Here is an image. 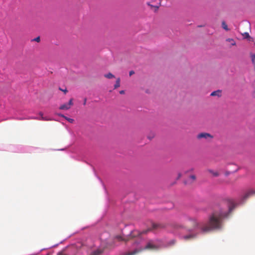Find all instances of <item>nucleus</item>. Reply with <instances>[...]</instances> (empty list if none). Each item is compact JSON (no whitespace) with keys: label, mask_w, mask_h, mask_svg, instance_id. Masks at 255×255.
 <instances>
[{"label":"nucleus","mask_w":255,"mask_h":255,"mask_svg":"<svg viewBox=\"0 0 255 255\" xmlns=\"http://www.w3.org/2000/svg\"><path fill=\"white\" fill-rule=\"evenodd\" d=\"M224 202L228 208V211H225L218 205L213 209L208 220L200 223L185 215L181 219L182 223H174L171 225V232L182 239L189 240L195 238L199 233L222 230L223 220L228 218L236 206L234 200L231 198H225Z\"/></svg>","instance_id":"f257e3e1"},{"label":"nucleus","mask_w":255,"mask_h":255,"mask_svg":"<svg viewBox=\"0 0 255 255\" xmlns=\"http://www.w3.org/2000/svg\"><path fill=\"white\" fill-rule=\"evenodd\" d=\"M72 105H73L72 99H71L69 100L68 103H65L64 104L61 105L60 106L59 109L60 110H67L69 109Z\"/></svg>","instance_id":"f03ea898"},{"label":"nucleus","mask_w":255,"mask_h":255,"mask_svg":"<svg viewBox=\"0 0 255 255\" xmlns=\"http://www.w3.org/2000/svg\"><path fill=\"white\" fill-rule=\"evenodd\" d=\"M255 194V190H250L248 191H247L243 196L242 197V200H245L247 199L250 196H252L253 195Z\"/></svg>","instance_id":"7ed1b4c3"},{"label":"nucleus","mask_w":255,"mask_h":255,"mask_svg":"<svg viewBox=\"0 0 255 255\" xmlns=\"http://www.w3.org/2000/svg\"><path fill=\"white\" fill-rule=\"evenodd\" d=\"M39 115L40 116L39 117H31L30 118H28V119H34V120H42V121H48V119L46 118L45 117H44L43 116V113L42 112H39Z\"/></svg>","instance_id":"20e7f679"},{"label":"nucleus","mask_w":255,"mask_h":255,"mask_svg":"<svg viewBox=\"0 0 255 255\" xmlns=\"http://www.w3.org/2000/svg\"><path fill=\"white\" fill-rule=\"evenodd\" d=\"M198 138H207V137L212 138L213 136L208 133L206 132H201L198 134L197 135Z\"/></svg>","instance_id":"39448f33"},{"label":"nucleus","mask_w":255,"mask_h":255,"mask_svg":"<svg viewBox=\"0 0 255 255\" xmlns=\"http://www.w3.org/2000/svg\"><path fill=\"white\" fill-rule=\"evenodd\" d=\"M211 96H217L218 97H220L221 96V91L218 90L217 91H213L210 94Z\"/></svg>","instance_id":"423d86ee"},{"label":"nucleus","mask_w":255,"mask_h":255,"mask_svg":"<svg viewBox=\"0 0 255 255\" xmlns=\"http://www.w3.org/2000/svg\"><path fill=\"white\" fill-rule=\"evenodd\" d=\"M120 78H118L116 82V83L114 85V87L115 89H116V88H118L119 87H120Z\"/></svg>","instance_id":"0eeeda50"},{"label":"nucleus","mask_w":255,"mask_h":255,"mask_svg":"<svg viewBox=\"0 0 255 255\" xmlns=\"http://www.w3.org/2000/svg\"><path fill=\"white\" fill-rule=\"evenodd\" d=\"M222 26L223 28H224L225 30L228 31L229 30L228 25L226 24L225 21H223L222 22Z\"/></svg>","instance_id":"6e6552de"},{"label":"nucleus","mask_w":255,"mask_h":255,"mask_svg":"<svg viewBox=\"0 0 255 255\" xmlns=\"http://www.w3.org/2000/svg\"><path fill=\"white\" fill-rule=\"evenodd\" d=\"M105 77L108 79H112L114 77V76L111 73H109L105 75Z\"/></svg>","instance_id":"1a4fd4ad"},{"label":"nucleus","mask_w":255,"mask_h":255,"mask_svg":"<svg viewBox=\"0 0 255 255\" xmlns=\"http://www.w3.org/2000/svg\"><path fill=\"white\" fill-rule=\"evenodd\" d=\"M252 63L255 66V54H253L251 55Z\"/></svg>","instance_id":"9d476101"},{"label":"nucleus","mask_w":255,"mask_h":255,"mask_svg":"<svg viewBox=\"0 0 255 255\" xmlns=\"http://www.w3.org/2000/svg\"><path fill=\"white\" fill-rule=\"evenodd\" d=\"M209 171L210 173H211L212 174H213V176H214L216 177V176H218V175H219L217 172L214 171H213V170H212L210 169V170H209Z\"/></svg>","instance_id":"9b49d317"},{"label":"nucleus","mask_w":255,"mask_h":255,"mask_svg":"<svg viewBox=\"0 0 255 255\" xmlns=\"http://www.w3.org/2000/svg\"><path fill=\"white\" fill-rule=\"evenodd\" d=\"M65 119L70 123H73L74 122V120L73 119L68 118L67 117H65Z\"/></svg>","instance_id":"f8f14e48"},{"label":"nucleus","mask_w":255,"mask_h":255,"mask_svg":"<svg viewBox=\"0 0 255 255\" xmlns=\"http://www.w3.org/2000/svg\"><path fill=\"white\" fill-rule=\"evenodd\" d=\"M158 0V1H159V2H158V5H156V6H153V5H151V6H153V7H154L155 8V11H156V10H157V9H158V7H159V5L160 4V0Z\"/></svg>","instance_id":"ddd939ff"},{"label":"nucleus","mask_w":255,"mask_h":255,"mask_svg":"<svg viewBox=\"0 0 255 255\" xmlns=\"http://www.w3.org/2000/svg\"><path fill=\"white\" fill-rule=\"evenodd\" d=\"M32 41H35L36 42H39L40 40V38L39 36H38L35 38H34L32 40Z\"/></svg>","instance_id":"4468645a"},{"label":"nucleus","mask_w":255,"mask_h":255,"mask_svg":"<svg viewBox=\"0 0 255 255\" xmlns=\"http://www.w3.org/2000/svg\"><path fill=\"white\" fill-rule=\"evenodd\" d=\"M244 35H245V38H246L250 37V36L248 32H245Z\"/></svg>","instance_id":"2eb2a0df"},{"label":"nucleus","mask_w":255,"mask_h":255,"mask_svg":"<svg viewBox=\"0 0 255 255\" xmlns=\"http://www.w3.org/2000/svg\"><path fill=\"white\" fill-rule=\"evenodd\" d=\"M57 115H58V116H59V117H63V118H64V119H65V117H66V116H64L63 114H60V113H58V114H57Z\"/></svg>","instance_id":"dca6fc26"},{"label":"nucleus","mask_w":255,"mask_h":255,"mask_svg":"<svg viewBox=\"0 0 255 255\" xmlns=\"http://www.w3.org/2000/svg\"><path fill=\"white\" fill-rule=\"evenodd\" d=\"M190 178L192 179V180H195L196 178V176L194 175H192L190 176Z\"/></svg>","instance_id":"f3484780"},{"label":"nucleus","mask_w":255,"mask_h":255,"mask_svg":"<svg viewBox=\"0 0 255 255\" xmlns=\"http://www.w3.org/2000/svg\"><path fill=\"white\" fill-rule=\"evenodd\" d=\"M134 73V71L131 70V71H130L129 72V76H130L132 75Z\"/></svg>","instance_id":"a211bd4d"},{"label":"nucleus","mask_w":255,"mask_h":255,"mask_svg":"<svg viewBox=\"0 0 255 255\" xmlns=\"http://www.w3.org/2000/svg\"><path fill=\"white\" fill-rule=\"evenodd\" d=\"M62 242H63V241H61V242H60L59 244H56V245H54L52 246L51 248H54V247H57V246L59 244H61V243H62Z\"/></svg>","instance_id":"6ab92c4d"},{"label":"nucleus","mask_w":255,"mask_h":255,"mask_svg":"<svg viewBox=\"0 0 255 255\" xmlns=\"http://www.w3.org/2000/svg\"><path fill=\"white\" fill-rule=\"evenodd\" d=\"M59 89L61 91H63L65 93H66L67 92V90L66 89H65V90H62V89H61L60 88H59Z\"/></svg>","instance_id":"aec40b11"},{"label":"nucleus","mask_w":255,"mask_h":255,"mask_svg":"<svg viewBox=\"0 0 255 255\" xmlns=\"http://www.w3.org/2000/svg\"><path fill=\"white\" fill-rule=\"evenodd\" d=\"M124 93H125V91H124V90H122V91H121L120 92V93L121 94H124Z\"/></svg>","instance_id":"412c9836"},{"label":"nucleus","mask_w":255,"mask_h":255,"mask_svg":"<svg viewBox=\"0 0 255 255\" xmlns=\"http://www.w3.org/2000/svg\"><path fill=\"white\" fill-rule=\"evenodd\" d=\"M64 149H65L64 148H61V149H57V150H61V151H62V150H64Z\"/></svg>","instance_id":"4be33fe9"},{"label":"nucleus","mask_w":255,"mask_h":255,"mask_svg":"<svg viewBox=\"0 0 255 255\" xmlns=\"http://www.w3.org/2000/svg\"><path fill=\"white\" fill-rule=\"evenodd\" d=\"M181 175L180 173L178 174V178H179L181 177Z\"/></svg>","instance_id":"5701e85b"},{"label":"nucleus","mask_w":255,"mask_h":255,"mask_svg":"<svg viewBox=\"0 0 255 255\" xmlns=\"http://www.w3.org/2000/svg\"><path fill=\"white\" fill-rule=\"evenodd\" d=\"M84 104L85 105L86 104V100H85V102H84Z\"/></svg>","instance_id":"b1692460"},{"label":"nucleus","mask_w":255,"mask_h":255,"mask_svg":"<svg viewBox=\"0 0 255 255\" xmlns=\"http://www.w3.org/2000/svg\"><path fill=\"white\" fill-rule=\"evenodd\" d=\"M184 183H185V184H187L186 181H185Z\"/></svg>","instance_id":"393cba45"}]
</instances>
